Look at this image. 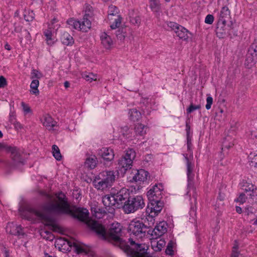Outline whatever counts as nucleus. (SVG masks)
<instances>
[{"mask_svg":"<svg viewBox=\"0 0 257 257\" xmlns=\"http://www.w3.org/2000/svg\"><path fill=\"white\" fill-rule=\"evenodd\" d=\"M55 198L41 205L45 212L56 215L65 214L70 212V205L66 195L62 191L55 194Z\"/></svg>","mask_w":257,"mask_h":257,"instance_id":"f03ea898","label":"nucleus"},{"mask_svg":"<svg viewBox=\"0 0 257 257\" xmlns=\"http://www.w3.org/2000/svg\"><path fill=\"white\" fill-rule=\"evenodd\" d=\"M60 39L62 44L66 46H72L74 43L73 37L67 32H64L62 34Z\"/></svg>","mask_w":257,"mask_h":257,"instance_id":"b1692460","label":"nucleus"},{"mask_svg":"<svg viewBox=\"0 0 257 257\" xmlns=\"http://www.w3.org/2000/svg\"><path fill=\"white\" fill-rule=\"evenodd\" d=\"M67 244L70 247H73L77 253H86V249L75 241L67 240Z\"/></svg>","mask_w":257,"mask_h":257,"instance_id":"bb28decb","label":"nucleus"},{"mask_svg":"<svg viewBox=\"0 0 257 257\" xmlns=\"http://www.w3.org/2000/svg\"><path fill=\"white\" fill-rule=\"evenodd\" d=\"M244 213L246 215H249L253 213V208L251 206H247L245 207Z\"/></svg>","mask_w":257,"mask_h":257,"instance_id":"bf43d9fd","label":"nucleus"},{"mask_svg":"<svg viewBox=\"0 0 257 257\" xmlns=\"http://www.w3.org/2000/svg\"><path fill=\"white\" fill-rule=\"evenodd\" d=\"M52 153L54 158L58 161H60L62 159L60 150L58 147L55 145L52 146Z\"/></svg>","mask_w":257,"mask_h":257,"instance_id":"37998d69","label":"nucleus"},{"mask_svg":"<svg viewBox=\"0 0 257 257\" xmlns=\"http://www.w3.org/2000/svg\"><path fill=\"white\" fill-rule=\"evenodd\" d=\"M43 124L48 129L51 130L56 125V122L54 121L52 117L47 115L44 117Z\"/></svg>","mask_w":257,"mask_h":257,"instance_id":"c756f323","label":"nucleus"},{"mask_svg":"<svg viewBox=\"0 0 257 257\" xmlns=\"http://www.w3.org/2000/svg\"><path fill=\"white\" fill-rule=\"evenodd\" d=\"M42 77V74L36 69H33L31 74V78L34 79L35 78L40 79Z\"/></svg>","mask_w":257,"mask_h":257,"instance_id":"8fccbe9b","label":"nucleus"},{"mask_svg":"<svg viewBox=\"0 0 257 257\" xmlns=\"http://www.w3.org/2000/svg\"><path fill=\"white\" fill-rule=\"evenodd\" d=\"M174 244V242L173 240H171L169 241L165 250V252L167 254L170 255H172L174 254V250L173 249Z\"/></svg>","mask_w":257,"mask_h":257,"instance_id":"49530a36","label":"nucleus"},{"mask_svg":"<svg viewBox=\"0 0 257 257\" xmlns=\"http://www.w3.org/2000/svg\"><path fill=\"white\" fill-rule=\"evenodd\" d=\"M6 231L12 234L17 236L24 235V233L23 228L20 225H17L14 222L8 223L6 228Z\"/></svg>","mask_w":257,"mask_h":257,"instance_id":"a211bd4d","label":"nucleus"},{"mask_svg":"<svg viewBox=\"0 0 257 257\" xmlns=\"http://www.w3.org/2000/svg\"><path fill=\"white\" fill-rule=\"evenodd\" d=\"M35 18V14L33 11H28L26 14L24 15V19L26 21L31 22Z\"/></svg>","mask_w":257,"mask_h":257,"instance_id":"3c124183","label":"nucleus"},{"mask_svg":"<svg viewBox=\"0 0 257 257\" xmlns=\"http://www.w3.org/2000/svg\"><path fill=\"white\" fill-rule=\"evenodd\" d=\"M65 214H69L73 218L85 222L87 225L90 228L87 224V222L92 220L89 218V212L88 210L82 208H77L75 209H71L70 208V212Z\"/></svg>","mask_w":257,"mask_h":257,"instance_id":"f8f14e48","label":"nucleus"},{"mask_svg":"<svg viewBox=\"0 0 257 257\" xmlns=\"http://www.w3.org/2000/svg\"><path fill=\"white\" fill-rule=\"evenodd\" d=\"M230 17V10L227 6H224L222 7L218 14V20L217 23H223V24H225Z\"/></svg>","mask_w":257,"mask_h":257,"instance_id":"412c9836","label":"nucleus"},{"mask_svg":"<svg viewBox=\"0 0 257 257\" xmlns=\"http://www.w3.org/2000/svg\"><path fill=\"white\" fill-rule=\"evenodd\" d=\"M164 187L161 183L156 184L148 192L147 197L149 201L160 200L163 198Z\"/></svg>","mask_w":257,"mask_h":257,"instance_id":"9b49d317","label":"nucleus"},{"mask_svg":"<svg viewBox=\"0 0 257 257\" xmlns=\"http://www.w3.org/2000/svg\"><path fill=\"white\" fill-rule=\"evenodd\" d=\"M187 151L189 153V156L188 154H183V155L185 158V160L187 166V175L188 180V191L187 194L189 196L192 195V198L194 199L196 203L197 201V193L196 191V188L194 185V174L193 172L194 164L192 163L193 161V151L191 149L192 143L191 139L190 137H187Z\"/></svg>","mask_w":257,"mask_h":257,"instance_id":"7ed1b4c3","label":"nucleus"},{"mask_svg":"<svg viewBox=\"0 0 257 257\" xmlns=\"http://www.w3.org/2000/svg\"><path fill=\"white\" fill-rule=\"evenodd\" d=\"M248 53L249 55H252L256 57L257 56V39H254L253 43L249 47Z\"/></svg>","mask_w":257,"mask_h":257,"instance_id":"a19ab883","label":"nucleus"},{"mask_svg":"<svg viewBox=\"0 0 257 257\" xmlns=\"http://www.w3.org/2000/svg\"><path fill=\"white\" fill-rule=\"evenodd\" d=\"M201 107V104L194 105L193 103L191 102L189 107L187 108L186 112L189 114L195 110L200 109Z\"/></svg>","mask_w":257,"mask_h":257,"instance_id":"de8ad7c7","label":"nucleus"},{"mask_svg":"<svg viewBox=\"0 0 257 257\" xmlns=\"http://www.w3.org/2000/svg\"><path fill=\"white\" fill-rule=\"evenodd\" d=\"M114 193H111L109 195H105L102 197V201L105 207L106 210L110 213H113L114 208H119L117 201L115 200V197Z\"/></svg>","mask_w":257,"mask_h":257,"instance_id":"ddd939ff","label":"nucleus"},{"mask_svg":"<svg viewBox=\"0 0 257 257\" xmlns=\"http://www.w3.org/2000/svg\"><path fill=\"white\" fill-rule=\"evenodd\" d=\"M115 176L113 171H104L100 173L93 181L97 190L103 191L110 188L115 181Z\"/></svg>","mask_w":257,"mask_h":257,"instance_id":"20e7f679","label":"nucleus"},{"mask_svg":"<svg viewBox=\"0 0 257 257\" xmlns=\"http://www.w3.org/2000/svg\"><path fill=\"white\" fill-rule=\"evenodd\" d=\"M190 126L189 125L188 123L186 124V131L187 133V137H190Z\"/></svg>","mask_w":257,"mask_h":257,"instance_id":"e2e57ef3","label":"nucleus"},{"mask_svg":"<svg viewBox=\"0 0 257 257\" xmlns=\"http://www.w3.org/2000/svg\"><path fill=\"white\" fill-rule=\"evenodd\" d=\"M24 33L26 35V39L28 40H30V39H31V36H30V33L29 32V31L28 30H25L24 31Z\"/></svg>","mask_w":257,"mask_h":257,"instance_id":"0e129e2a","label":"nucleus"},{"mask_svg":"<svg viewBox=\"0 0 257 257\" xmlns=\"http://www.w3.org/2000/svg\"><path fill=\"white\" fill-rule=\"evenodd\" d=\"M0 149H4L11 153V157L15 163H23V159L19 150L16 147H11L0 144Z\"/></svg>","mask_w":257,"mask_h":257,"instance_id":"2eb2a0df","label":"nucleus"},{"mask_svg":"<svg viewBox=\"0 0 257 257\" xmlns=\"http://www.w3.org/2000/svg\"><path fill=\"white\" fill-rule=\"evenodd\" d=\"M44 35L46 37V41L47 45L52 46L56 42L55 38L53 37V34L51 29L49 28L48 29L45 30L44 32Z\"/></svg>","mask_w":257,"mask_h":257,"instance_id":"cd10ccee","label":"nucleus"},{"mask_svg":"<svg viewBox=\"0 0 257 257\" xmlns=\"http://www.w3.org/2000/svg\"><path fill=\"white\" fill-rule=\"evenodd\" d=\"M43 195L46 197V198L48 199H51L52 196L50 194L45 192H42L41 193Z\"/></svg>","mask_w":257,"mask_h":257,"instance_id":"338daca9","label":"nucleus"},{"mask_svg":"<svg viewBox=\"0 0 257 257\" xmlns=\"http://www.w3.org/2000/svg\"><path fill=\"white\" fill-rule=\"evenodd\" d=\"M164 205V203L162 200L149 201L146 209V212L149 214L147 219L149 220V218H150L151 222L154 220L153 218L157 216L161 211Z\"/></svg>","mask_w":257,"mask_h":257,"instance_id":"1a4fd4ad","label":"nucleus"},{"mask_svg":"<svg viewBox=\"0 0 257 257\" xmlns=\"http://www.w3.org/2000/svg\"><path fill=\"white\" fill-rule=\"evenodd\" d=\"M247 199V197L244 193H240L238 198L235 199V201L239 202L240 204L244 203Z\"/></svg>","mask_w":257,"mask_h":257,"instance_id":"864d4df0","label":"nucleus"},{"mask_svg":"<svg viewBox=\"0 0 257 257\" xmlns=\"http://www.w3.org/2000/svg\"><path fill=\"white\" fill-rule=\"evenodd\" d=\"M213 103V98L211 96H207L206 98V108L208 110L211 108V105Z\"/></svg>","mask_w":257,"mask_h":257,"instance_id":"5fc2aeb1","label":"nucleus"},{"mask_svg":"<svg viewBox=\"0 0 257 257\" xmlns=\"http://www.w3.org/2000/svg\"><path fill=\"white\" fill-rule=\"evenodd\" d=\"M97 163V159L94 155H91L86 159L85 166L90 169H94Z\"/></svg>","mask_w":257,"mask_h":257,"instance_id":"c85d7f7f","label":"nucleus"},{"mask_svg":"<svg viewBox=\"0 0 257 257\" xmlns=\"http://www.w3.org/2000/svg\"><path fill=\"white\" fill-rule=\"evenodd\" d=\"M150 7L151 10L157 16L161 13V6L159 0H149Z\"/></svg>","mask_w":257,"mask_h":257,"instance_id":"5701e85b","label":"nucleus"},{"mask_svg":"<svg viewBox=\"0 0 257 257\" xmlns=\"http://www.w3.org/2000/svg\"><path fill=\"white\" fill-rule=\"evenodd\" d=\"M248 53L249 55H252L256 57L257 56V39H254L253 43L249 47Z\"/></svg>","mask_w":257,"mask_h":257,"instance_id":"ea45409f","label":"nucleus"},{"mask_svg":"<svg viewBox=\"0 0 257 257\" xmlns=\"http://www.w3.org/2000/svg\"><path fill=\"white\" fill-rule=\"evenodd\" d=\"M130 22L133 25L139 26L141 23V18L140 16L137 14H135V12L132 11L130 12Z\"/></svg>","mask_w":257,"mask_h":257,"instance_id":"72a5a7b5","label":"nucleus"},{"mask_svg":"<svg viewBox=\"0 0 257 257\" xmlns=\"http://www.w3.org/2000/svg\"><path fill=\"white\" fill-rule=\"evenodd\" d=\"M124 29H119L116 33L117 38L120 40H123L126 36L125 32H124Z\"/></svg>","mask_w":257,"mask_h":257,"instance_id":"09e8293b","label":"nucleus"},{"mask_svg":"<svg viewBox=\"0 0 257 257\" xmlns=\"http://www.w3.org/2000/svg\"><path fill=\"white\" fill-rule=\"evenodd\" d=\"M4 255L5 257H12L10 255V252L9 250L5 249L4 250Z\"/></svg>","mask_w":257,"mask_h":257,"instance_id":"774afa93","label":"nucleus"},{"mask_svg":"<svg viewBox=\"0 0 257 257\" xmlns=\"http://www.w3.org/2000/svg\"><path fill=\"white\" fill-rule=\"evenodd\" d=\"M135 157L136 152L134 149H128L126 150L125 154L118 160L119 167L123 169L124 171L131 169Z\"/></svg>","mask_w":257,"mask_h":257,"instance_id":"6e6552de","label":"nucleus"},{"mask_svg":"<svg viewBox=\"0 0 257 257\" xmlns=\"http://www.w3.org/2000/svg\"><path fill=\"white\" fill-rule=\"evenodd\" d=\"M238 249V245H234L232 250V252L231 254V257H238L239 254V252L237 251Z\"/></svg>","mask_w":257,"mask_h":257,"instance_id":"6e6d98bb","label":"nucleus"},{"mask_svg":"<svg viewBox=\"0 0 257 257\" xmlns=\"http://www.w3.org/2000/svg\"><path fill=\"white\" fill-rule=\"evenodd\" d=\"M83 77L86 81L90 82H92L93 80H96L97 79L96 75L93 73H89L88 75L84 74Z\"/></svg>","mask_w":257,"mask_h":257,"instance_id":"603ef678","label":"nucleus"},{"mask_svg":"<svg viewBox=\"0 0 257 257\" xmlns=\"http://www.w3.org/2000/svg\"><path fill=\"white\" fill-rule=\"evenodd\" d=\"M256 58V57L254 55H249L248 53L245 61V65L247 67V68H251L254 64Z\"/></svg>","mask_w":257,"mask_h":257,"instance_id":"4c0bfd02","label":"nucleus"},{"mask_svg":"<svg viewBox=\"0 0 257 257\" xmlns=\"http://www.w3.org/2000/svg\"><path fill=\"white\" fill-rule=\"evenodd\" d=\"M249 161V165L251 166H253L255 162H257V154L255 155H253V157H252V155L250 154L248 157Z\"/></svg>","mask_w":257,"mask_h":257,"instance_id":"13d9d810","label":"nucleus"},{"mask_svg":"<svg viewBox=\"0 0 257 257\" xmlns=\"http://www.w3.org/2000/svg\"><path fill=\"white\" fill-rule=\"evenodd\" d=\"M21 105L23 107V110L25 112L29 113L31 111V109L29 105L25 104L24 102H22Z\"/></svg>","mask_w":257,"mask_h":257,"instance_id":"680f3d73","label":"nucleus"},{"mask_svg":"<svg viewBox=\"0 0 257 257\" xmlns=\"http://www.w3.org/2000/svg\"><path fill=\"white\" fill-rule=\"evenodd\" d=\"M21 216L28 220H33L35 217L43 218L44 214L40 210L30 205L25 206L21 211Z\"/></svg>","mask_w":257,"mask_h":257,"instance_id":"9d476101","label":"nucleus"},{"mask_svg":"<svg viewBox=\"0 0 257 257\" xmlns=\"http://www.w3.org/2000/svg\"><path fill=\"white\" fill-rule=\"evenodd\" d=\"M121 19L122 18L120 16L115 17V18L113 19L114 20V22L111 24L110 28L112 29H115L119 27L121 22Z\"/></svg>","mask_w":257,"mask_h":257,"instance_id":"c03bdc74","label":"nucleus"},{"mask_svg":"<svg viewBox=\"0 0 257 257\" xmlns=\"http://www.w3.org/2000/svg\"><path fill=\"white\" fill-rule=\"evenodd\" d=\"M130 119L133 121H137L142 117L141 113L136 108H133L129 111Z\"/></svg>","mask_w":257,"mask_h":257,"instance_id":"473e14b6","label":"nucleus"},{"mask_svg":"<svg viewBox=\"0 0 257 257\" xmlns=\"http://www.w3.org/2000/svg\"><path fill=\"white\" fill-rule=\"evenodd\" d=\"M241 189L246 193H249L248 195L251 198L257 195V187L253 184L243 180L241 183Z\"/></svg>","mask_w":257,"mask_h":257,"instance_id":"6ab92c4d","label":"nucleus"},{"mask_svg":"<svg viewBox=\"0 0 257 257\" xmlns=\"http://www.w3.org/2000/svg\"><path fill=\"white\" fill-rule=\"evenodd\" d=\"M154 243H155L156 244L152 245V247L155 251H161L166 244V242L163 239H160L156 243L155 242Z\"/></svg>","mask_w":257,"mask_h":257,"instance_id":"58836bf2","label":"nucleus"},{"mask_svg":"<svg viewBox=\"0 0 257 257\" xmlns=\"http://www.w3.org/2000/svg\"><path fill=\"white\" fill-rule=\"evenodd\" d=\"M145 203L142 196H131L126 204L123 205V209L125 213H134L136 211L143 209Z\"/></svg>","mask_w":257,"mask_h":257,"instance_id":"423d86ee","label":"nucleus"},{"mask_svg":"<svg viewBox=\"0 0 257 257\" xmlns=\"http://www.w3.org/2000/svg\"><path fill=\"white\" fill-rule=\"evenodd\" d=\"M90 228L95 232L98 237L111 242L114 245L119 247L130 257H150L147 252L145 244L136 243L132 238L129 241L131 246L121 238L122 226L117 222L113 223L108 231L103 225L95 220L87 222Z\"/></svg>","mask_w":257,"mask_h":257,"instance_id":"f257e3e1","label":"nucleus"},{"mask_svg":"<svg viewBox=\"0 0 257 257\" xmlns=\"http://www.w3.org/2000/svg\"><path fill=\"white\" fill-rule=\"evenodd\" d=\"M14 124L15 128L17 130L21 129L22 128L21 124L19 122H16Z\"/></svg>","mask_w":257,"mask_h":257,"instance_id":"69168bd1","label":"nucleus"},{"mask_svg":"<svg viewBox=\"0 0 257 257\" xmlns=\"http://www.w3.org/2000/svg\"><path fill=\"white\" fill-rule=\"evenodd\" d=\"M39 85V81L38 79H34L30 85V87L32 89L31 92L32 94H35L36 95L39 94V91L38 89V87Z\"/></svg>","mask_w":257,"mask_h":257,"instance_id":"e433bc0d","label":"nucleus"},{"mask_svg":"<svg viewBox=\"0 0 257 257\" xmlns=\"http://www.w3.org/2000/svg\"><path fill=\"white\" fill-rule=\"evenodd\" d=\"M98 155L107 161L113 160L114 157L113 150L110 148H102L98 151Z\"/></svg>","mask_w":257,"mask_h":257,"instance_id":"aec40b11","label":"nucleus"},{"mask_svg":"<svg viewBox=\"0 0 257 257\" xmlns=\"http://www.w3.org/2000/svg\"><path fill=\"white\" fill-rule=\"evenodd\" d=\"M101 44L106 49H109L113 44L110 37L106 33H102L100 36Z\"/></svg>","mask_w":257,"mask_h":257,"instance_id":"393cba45","label":"nucleus"},{"mask_svg":"<svg viewBox=\"0 0 257 257\" xmlns=\"http://www.w3.org/2000/svg\"><path fill=\"white\" fill-rule=\"evenodd\" d=\"M7 85L6 79L3 76H0V88H4Z\"/></svg>","mask_w":257,"mask_h":257,"instance_id":"052dcab7","label":"nucleus"},{"mask_svg":"<svg viewBox=\"0 0 257 257\" xmlns=\"http://www.w3.org/2000/svg\"><path fill=\"white\" fill-rule=\"evenodd\" d=\"M248 53L249 55H252L256 57L257 56V39H254L253 43L249 47Z\"/></svg>","mask_w":257,"mask_h":257,"instance_id":"79ce46f5","label":"nucleus"},{"mask_svg":"<svg viewBox=\"0 0 257 257\" xmlns=\"http://www.w3.org/2000/svg\"><path fill=\"white\" fill-rule=\"evenodd\" d=\"M113 194L119 208L121 206L123 207V205L126 203L127 200L131 196L130 190L125 188H121L116 193H114Z\"/></svg>","mask_w":257,"mask_h":257,"instance_id":"dca6fc26","label":"nucleus"},{"mask_svg":"<svg viewBox=\"0 0 257 257\" xmlns=\"http://www.w3.org/2000/svg\"><path fill=\"white\" fill-rule=\"evenodd\" d=\"M136 136H143L146 134L147 127L142 123H137L134 127Z\"/></svg>","mask_w":257,"mask_h":257,"instance_id":"7c9ffc66","label":"nucleus"},{"mask_svg":"<svg viewBox=\"0 0 257 257\" xmlns=\"http://www.w3.org/2000/svg\"><path fill=\"white\" fill-rule=\"evenodd\" d=\"M214 21V17L212 15L209 14L206 16L205 22L208 24H212Z\"/></svg>","mask_w":257,"mask_h":257,"instance_id":"4d7b16f0","label":"nucleus"},{"mask_svg":"<svg viewBox=\"0 0 257 257\" xmlns=\"http://www.w3.org/2000/svg\"><path fill=\"white\" fill-rule=\"evenodd\" d=\"M119 10L118 8L113 5H110L108 7V19L109 20H112L113 19L112 18V17H117L119 16L118 15Z\"/></svg>","mask_w":257,"mask_h":257,"instance_id":"2f4dec72","label":"nucleus"},{"mask_svg":"<svg viewBox=\"0 0 257 257\" xmlns=\"http://www.w3.org/2000/svg\"><path fill=\"white\" fill-rule=\"evenodd\" d=\"M231 139L229 137H226L223 139L222 143L221 150L222 152L228 150L229 149L233 146V144L230 142Z\"/></svg>","mask_w":257,"mask_h":257,"instance_id":"f704fd0d","label":"nucleus"},{"mask_svg":"<svg viewBox=\"0 0 257 257\" xmlns=\"http://www.w3.org/2000/svg\"><path fill=\"white\" fill-rule=\"evenodd\" d=\"M132 177L130 176V182H144L147 179L149 173L144 169L135 170L132 173Z\"/></svg>","mask_w":257,"mask_h":257,"instance_id":"f3484780","label":"nucleus"},{"mask_svg":"<svg viewBox=\"0 0 257 257\" xmlns=\"http://www.w3.org/2000/svg\"><path fill=\"white\" fill-rule=\"evenodd\" d=\"M92 17V13L89 12L88 13H85L82 21H77L73 18H70L67 20V23L76 30L86 32L91 28L90 19Z\"/></svg>","mask_w":257,"mask_h":257,"instance_id":"39448f33","label":"nucleus"},{"mask_svg":"<svg viewBox=\"0 0 257 257\" xmlns=\"http://www.w3.org/2000/svg\"><path fill=\"white\" fill-rule=\"evenodd\" d=\"M167 231V224L165 221L160 222L155 226L153 232L156 237H160L163 235Z\"/></svg>","mask_w":257,"mask_h":257,"instance_id":"4be33fe9","label":"nucleus"},{"mask_svg":"<svg viewBox=\"0 0 257 257\" xmlns=\"http://www.w3.org/2000/svg\"><path fill=\"white\" fill-rule=\"evenodd\" d=\"M233 27L232 22L230 24L226 25V23H217L216 34L219 38H224L228 36H231Z\"/></svg>","mask_w":257,"mask_h":257,"instance_id":"4468645a","label":"nucleus"},{"mask_svg":"<svg viewBox=\"0 0 257 257\" xmlns=\"http://www.w3.org/2000/svg\"><path fill=\"white\" fill-rule=\"evenodd\" d=\"M180 25L173 22H166L163 25V27L167 31H174V32Z\"/></svg>","mask_w":257,"mask_h":257,"instance_id":"c9c22d12","label":"nucleus"},{"mask_svg":"<svg viewBox=\"0 0 257 257\" xmlns=\"http://www.w3.org/2000/svg\"><path fill=\"white\" fill-rule=\"evenodd\" d=\"M189 31L184 27L180 25L175 32L176 36L183 40H187L188 38V33Z\"/></svg>","mask_w":257,"mask_h":257,"instance_id":"a878e982","label":"nucleus"},{"mask_svg":"<svg viewBox=\"0 0 257 257\" xmlns=\"http://www.w3.org/2000/svg\"><path fill=\"white\" fill-rule=\"evenodd\" d=\"M151 226L150 223L148 225L145 224L140 220H133L128 224L127 231L131 234L142 237L146 235L148 228Z\"/></svg>","mask_w":257,"mask_h":257,"instance_id":"0eeeda50","label":"nucleus"},{"mask_svg":"<svg viewBox=\"0 0 257 257\" xmlns=\"http://www.w3.org/2000/svg\"><path fill=\"white\" fill-rule=\"evenodd\" d=\"M120 133L126 139H128L132 137V135H130V130L127 126H124L121 128Z\"/></svg>","mask_w":257,"mask_h":257,"instance_id":"a18cd8bd","label":"nucleus"}]
</instances>
